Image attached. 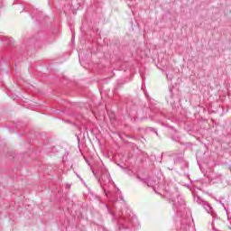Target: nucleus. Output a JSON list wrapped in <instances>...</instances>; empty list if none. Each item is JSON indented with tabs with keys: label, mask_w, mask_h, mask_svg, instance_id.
Wrapping results in <instances>:
<instances>
[{
	"label": "nucleus",
	"mask_w": 231,
	"mask_h": 231,
	"mask_svg": "<svg viewBox=\"0 0 231 231\" xmlns=\"http://www.w3.org/2000/svg\"><path fill=\"white\" fill-rule=\"evenodd\" d=\"M146 131L148 133H154L156 134V136H158V130L154 127H148V128H146Z\"/></svg>",
	"instance_id": "9b49d317"
},
{
	"label": "nucleus",
	"mask_w": 231,
	"mask_h": 231,
	"mask_svg": "<svg viewBox=\"0 0 231 231\" xmlns=\"http://www.w3.org/2000/svg\"><path fill=\"white\" fill-rule=\"evenodd\" d=\"M168 104H170L172 109H176L180 106V96L178 94H173L172 89H170V97H166Z\"/></svg>",
	"instance_id": "39448f33"
},
{
	"label": "nucleus",
	"mask_w": 231,
	"mask_h": 231,
	"mask_svg": "<svg viewBox=\"0 0 231 231\" xmlns=\"http://www.w3.org/2000/svg\"><path fill=\"white\" fill-rule=\"evenodd\" d=\"M101 178L97 179L98 183H100L104 194L106 196L107 199L111 203H116L117 199L115 198V193L111 191V189L115 187V182L111 180V175L106 167L99 169Z\"/></svg>",
	"instance_id": "7ed1b4c3"
},
{
	"label": "nucleus",
	"mask_w": 231,
	"mask_h": 231,
	"mask_svg": "<svg viewBox=\"0 0 231 231\" xmlns=\"http://www.w3.org/2000/svg\"><path fill=\"white\" fill-rule=\"evenodd\" d=\"M144 96L147 97H149V94H147V91L143 90Z\"/></svg>",
	"instance_id": "dca6fc26"
},
{
	"label": "nucleus",
	"mask_w": 231,
	"mask_h": 231,
	"mask_svg": "<svg viewBox=\"0 0 231 231\" xmlns=\"http://www.w3.org/2000/svg\"><path fill=\"white\" fill-rule=\"evenodd\" d=\"M117 192H118V194H122V191L118 188H117Z\"/></svg>",
	"instance_id": "f3484780"
},
{
	"label": "nucleus",
	"mask_w": 231,
	"mask_h": 231,
	"mask_svg": "<svg viewBox=\"0 0 231 231\" xmlns=\"http://www.w3.org/2000/svg\"><path fill=\"white\" fill-rule=\"evenodd\" d=\"M166 78L168 79V80H172L174 79V74H172L171 72H167Z\"/></svg>",
	"instance_id": "f8f14e48"
},
{
	"label": "nucleus",
	"mask_w": 231,
	"mask_h": 231,
	"mask_svg": "<svg viewBox=\"0 0 231 231\" xmlns=\"http://www.w3.org/2000/svg\"><path fill=\"white\" fill-rule=\"evenodd\" d=\"M137 179L148 185V187H152L154 189V186L156 185V180H152L151 177L142 178L140 175H137Z\"/></svg>",
	"instance_id": "0eeeda50"
},
{
	"label": "nucleus",
	"mask_w": 231,
	"mask_h": 231,
	"mask_svg": "<svg viewBox=\"0 0 231 231\" xmlns=\"http://www.w3.org/2000/svg\"><path fill=\"white\" fill-rule=\"evenodd\" d=\"M141 77H142V79H143V74H141Z\"/></svg>",
	"instance_id": "6ab92c4d"
},
{
	"label": "nucleus",
	"mask_w": 231,
	"mask_h": 231,
	"mask_svg": "<svg viewBox=\"0 0 231 231\" xmlns=\"http://www.w3.org/2000/svg\"><path fill=\"white\" fill-rule=\"evenodd\" d=\"M166 192L167 198L172 207V210L177 216L176 222L179 231L190 230V226H189V223H190L192 214L190 213V209L187 207L185 199L180 194V192H178V189L176 188L167 189Z\"/></svg>",
	"instance_id": "f257e3e1"
},
{
	"label": "nucleus",
	"mask_w": 231,
	"mask_h": 231,
	"mask_svg": "<svg viewBox=\"0 0 231 231\" xmlns=\"http://www.w3.org/2000/svg\"><path fill=\"white\" fill-rule=\"evenodd\" d=\"M155 118L159 124L164 125V127H169V125H165L167 120H171L176 124L178 122V117L174 116V114L167 112V109L162 108V110L155 109L154 110Z\"/></svg>",
	"instance_id": "20e7f679"
},
{
	"label": "nucleus",
	"mask_w": 231,
	"mask_h": 231,
	"mask_svg": "<svg viewBox=\"0 0 231 231\" xmlns=\"http://www.w3.org/2000/svg\"><path fill=\"white\" fill-rule=\"evenodd\" d=\"M174 163H175V165H178V163H183L186 168L189 167V162H187L183 159V157H181V156L176 157V158L174 159Z\"/></svg>",
	"instance_id": "9d476101"
},
{
	"label": "nucleus",
	"mask_w": 231,
	"mask_h": 231,
	"mask_svg": "<svg viewBox=\"0 0 231 231\" xmlns=\"http://www.w3.org/2000/svg\"><path fill=\"white\" fill-rule=\"evenodd\" d=\"M171 140H173V142H178V140H180L179 136H171Z\"/></svg>",
	"instance_id": "2eb2a0df"
},
{
	"label": "nucleus",
	"mask_w": 231,
	"mask_h": 231,
	"mask_svg": "<svg viewBox=\"0 0 231 231\" xmlns=\"http://www.w3.org/2000/svg\"><path fill=\"white\" fill-rule=\"evenodd\" d=\"M222 207H224V210H226V214H227V219L230 221V216H228V209H226V208H225V204L221 203Z\"/></svg>",
	"instance_id": "4468645a"
},
{
	"label": "nucleus",
	"mask_w": 231,
	"mask_h": 231,
	"mask_svg": "<svg viewBox=\"0 0 231 231\" xmlns=\"http://www.w3.org/2000/svg\"><path fill=\"white\" fill-rule=\"evenodd\" d=\"M71 41H72V42L75 41V36H72Z\"/></svg>",
	"instance_id": "a211bd4d"
},
{
	"label": "nucleus",
	"mask_w": 231,
	"mask_h": 231,
	"mask_svg": "<svg viewBox=\"0 0 231 231\" xmlns=\"http://www.w3.org/2000/svg\"><path fill=\"white\" fill-rule=\"evenodd\" d=\"M192 196L194 198L195 203H198V205H203V203H205L203 199H201V197H199V195H198V193L196 191L192 192Z\"/></svg>",
	"instance_id": "1a4fd4ad"
},
{
	"label": "nucleus",
	"mask_w": 231,
	"mask_h": 231,
	"mask_svg": "<svg viewBox=\"0 0 231 231\" xmlns=\"http://www.w3.org/2000/svg\"><path fill=\"white\" fill-rule=\"evenodd\" d=\"M57 32H59V29L54 30L53 35L51 37V41L49 42H53V41H55V33H57Z\"/></svg>",
	"instance_id": "ddd939ff"
},
{
	"label": "nucleus",
	"mask_w": 231,
	"mask_h": 231,
	"mask_svg": "<svg viewBox=\"0 0 231 231\" xmlns=\"http://www.w3.org/2000/svg\"><path fill=\"white\" fill-rule=\"evenodd\" d=\"M107 214L112 217V223L116 224V231H131L136 217L131 215V211L127 208H118V203L112 204L111 206L106 205Z\"/></svg>",
	"instance_id": "f03ea898"
},
{
	"label": "nucleus",
	"mask_w": 231,
	"mask_h": 231,
	"mask_svg": "<svg viewBox=\"0 0 231 231\" xmlns=\"http://www.w3.org/2000/svg\"><path fill=\"white\" fill-rule=\"evenodd\" d=\"M203 208L208 212V214H211L213 220L217 219V215L214 213V210L212 209V207H210V204L207 201L203 202L202 204Z\"/></svg>",
	"instance_id": "6e6552de"
},
{
	"label": "nucleus",
	"mask_w": 231,
	"mask_h": 231,
	"mask_svg": "<svg viewBox=\"0 0 231 231\" xmlns=\"http://www.w3.org/2000/svg\"><path fill=\"white\" fill-rule=\"evenodd\" d=\"M119 167H122L120 164H118Z\"/></svg>",
	"instance_id": "aec40b11"
},
{
	"label": "nucleus",
	"mask_w": 231,
	"mask_h": 231,
	"mask_svg": "<svg viewBox=\"0 0 231 231\" xmlns=\"http://www.w3.org/2000/svg\"><path fill=\"white\" fill-rule=\"evenodd\" d=\"M126 113L130 118L136 120L138 118V106L136 105L127 106Z\"/></svg>",
	"instance_id": "423d86ee"
}]
</instances>
